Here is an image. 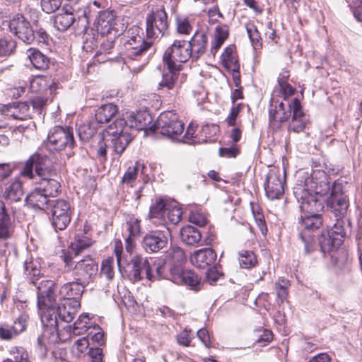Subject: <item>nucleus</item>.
Here are the masks:
<instances>
[{
	"label": "nucleus",
	"mask_w": 362,
	"mask_h": 362,
	"mask_svg": "<svg viewBox=\"0 0 362 362\" xmlns=\"http://www.w3.org/2000/svg\"><path fill=\"white\" fill-rule=\"evenodd\" d=\"M329 191V177L323 170H314L311 174L303 173L298 175L293 187V194L301 212L298 229L303 244V259L310 260V254L315 258L320 255L315 244L314 233L322 225L319 213L324 209L322 197Z\"/></svg>",
	"instance_id": "nucleus-1"
},
{
	"label": "nucleus",
	"mask_w": 362,
	"mask_h": 362,
	"mask_svg": "<svg viewBox=\"0 0 362 362\" xmlns=\"http://www.w3.org/2000/svg\"><path fill=\"white\" fill-rule=\"evenodd\" d=\"M146 24L147 40L139 35L140 28L133 26L129 29L127 39L123 43L124 64L133 73H138L144 68L146 60L143 59V57L152 47L153 41L168 33L169 24L164 8L157 7L153 9L146 17Z\"/></svg>",
	"instance_id": "nucleus-2"
},
{
	"label": "nucleus",
	"mask_w": 362,
	"mask_h": 362,
	"mask_svg": "<svg viewBox=\"0 0 362 362\" xmlns=\"http://www.w3.org/2000/svg\"><path fill=\"white\" fill-rule=\"evenodd\" d=\"M55 284L52 280H42L37 286V308L41 322L46 328L45 332L57 334L59 339L61 334L59 329L62 322H71L81 308L78 300H62L57 305L56 295L54 292Z\"/></svg>",
	"instance_id": "nucleus-3"
},
{
	"label": "nucleus",
	"mask_w": 362,
	"mask_h": 362,
	"mask_svg": "<svg viewBox=\"0 0 362 362\" xmlns=\"http://www.w3.org/2000/svg\"><path fill=\"white\" fill-rule=\"evenodd\" d=\"M291 116L288 130L298 133L305 127L306 119L300 100L295 98L286 103L272 97L269 108V123L272 128L278 129Z\"/></svg>",
	"instance_id": "nucleus-4"
},
{
	"label": "nucleus",
	"mask_w": 362,
	"mask_h": 362,
	"mask_svg": "<svg viewBox=\"0 0 362 362\" xmlns=\"http://www.w3.org/2000/svg\"><path fill=\"white\" fill-rule=\"evenodd\" d=\"M190 46L187 41L175 40L164 52L163 60L168 71L162 75L159 89L173 90L176 86L178 72L182 64L191 57Z\"/></svg>",
	"instance_id": "nucleus-5"
},
{
	"label": "nucleus",
	"mask_w": 362,
	"mask_h": 362,
	"mask_svg": "<svg viewBox=\"0 0 362 362\" xmlns=\"http://www.w3.org/2000/svg\"><path fill=\"white\" fill-rule=\"evenodd\" d=\"M47 158L37 153H35L26 161L21 175L28 178H34L35 175L42 177L40 182V189L47 197H56L60 192V183L54 179H46L43 177L46 172V163Z\"/></svg>",
	"instance_id": "nucleus-6"
},
{
	"label": "nucleus",
	"mask_w": 362,
	"mask_h": 362,
	"mask_svg": "<svg viewBox=\"0 0 362 362\" xmlns=\"http://www.w3.org/2000/svg\"><path fill=\"white\" fill-rule=\"evenodd\" d=\"M103 138L107 141H111L115 152L121 155L132 141V136L126 120L118 118L104 130Z\"/></svg>",
	"instance_id": "nucleus-7"
},
{
	"label": "nucleus",
	"mask_w": 362,
	"mask_h": 362,
	"mask_svg": "<svg viewBox=\"0 0 362 362\" xmlns=\"http://www.w3.org/2000/svg\"><path fill=\"white\" fill-rule=\"evenodd\" d=\"M150 130L158 132L173 140H178V137L183 133L184 123L175 112H164L159 115L156 124L151 126Z\"/></svg>",
	"instance_id": "nucleus-8"
},
{
	"label": "nucleus",
	"mask_w": 362,
	"mask_h": 362,
	"mask_svg": "<svg viewBox=\"0 0 362 362\" xmlns=\"http://www.w3.org/2000/svg\"><path fill=\"white\" fill-rule=\"evenodd\" d=\"M327 206L336 218H344L349 207L348 196L342 190L341 183L334 182L332 185L330 197L327 199Z\"/></svg>",
	"instance_id": "nucleus-9"
},
{
	"label": "nucleus",
	"mask_w": 362,
	"mask_h": 362,
	"mask_svg": "<svg viewBox=\"0 0 362 362\" xmlns=\"http://www.w3.org/2000/svg\"><path fill=\"white\" fill-rule=\"evenodd\" d=\"M75 144L73 129L69 127H54L47 136V146L50 151H62Z\"/></svg>",
	"instance_id": "nucleus-10"
},
{
	"label": "nucleus",
	"mask_w": 362,
	"mask_h": 362,
	"mask_svg": "<svg viewBox=\"0 0 362 362\" xmlns=\"http://www.w3.org/2000/svg\"><path fill=\"white\" fill-rule=\"evenodd\" d=\"M52 223L55 230H64L71 221V207L69 202L63 199L53 202L50 209Z\"/></svg>",
	"instance_id": "nucleus-11"
},
{
	"label": "nucleus",
	"mask_w": 362,
	"mask_h": 362,
	"mask_svg": "<svg viewBox=\"0 0 362 362\" xmlns=\"http://www.w3.org/2000/svg\"><path fill=\"white\" fill-rule=\"evenodd\" d=\"M285 174L279 169L272 168L269 170L266 182L264 183L265 192L268 198L274 199L279 198L284 192Z\"/></svg>",
	"instance_id": "nucleus-12"
},
{
	"label": "nucleus",
	"mask_w": 362,
	"mask_h": 362,
	"mask_svg": "<svg viewBox=\"0 0 362 362\" xmlns=\"http://www.w3.org/2000/svg\"><path fill=\"white\" fill-rule=\"evenodd\" d=\"M170 231L168 228L156 230L146 234L143 238L142 246L148 252H157L165 247L168 243Z\"/></svg>",
	"instance_id": "nucleus-13"
},
{
	"label": "nucleus",
	"mask_w": 362,
	"mask_h": 362,
	"mask_svg": "<svg viewBox=\"0 0 362 362\" xmlns=\"http://www.w3.org/2000/svg\"><path fill=\"white\" fill-rule=\"evenodd\" d=\"M170 280L175 284L185 285L194 291L201 288V281L198 275L192 270H183L180 267L170 268Z\"/></svg>",
	"instance_id": "nucleus-14"
},
{
	"label": "nucleus",
	"mask_w": 362,
	"mask_h": 362,
	"mask_svg": "<svg viewBox=\"0 0 362 362\" xmlns=\"http://www.w3.org/2000/svg\"><path fill=\"white\" fill-rule=\"evenodd\" d=\"M10 31L23 42L30 44L35 39V34L30 23L24 16L17 14L9 21Z\"/></svg>",
	"instance_id": "nucleus-15"
},
{
	"label": "nucleus",
	"mask_w": 362,
	"mask_h": 362,
	"mask_svg": "<svg viewBox=\"0 0 362 362\" xmlns=\"http://www.w3.org/2000/svg\"><path fill=\"white\" fill-rule=\"evenodd\" d=\"M98 264L91 258L87 257L76 262L73 275L76 281L82 284L88 283L97 274Z\"/></svg>",
	"instance_id": "nucleus-16"
},
{
	"label": "nucleus",
	"mask_w": 362,
	"mask_h": 362,
	"mask_svg": "<svg viewBox=\"0 0 362 362\" xmlns=\"http://www.w3.org/2000/svg\"><path fill=\"white\" fill-rule=\"evenodd\" d=\"M97 31L101 35H107L112 31L119 32L117 28V19L116 14L112 11H101L98 12V16L95 21Z\"/></svg>",
	"instance_id": "nucleus-17"
},
{
	"label": "nucleus",
	"mask_w": 362,
	"mask_h": 362,
	"mask_svg": "<svg viewBox=\"0 0 362 362\" xmlns=\"http://www.w3.org/2000/svg\"><path fill=\"white\" fill-rule=\"evenodd\" d=\"M132 270L130 278L134 281H139L142 279V273L144 272L146 278L152 280L154 275L152 274L151 267L146 258L141 255H134L131 259Z\"/></svg>",
	"instance_id": "nucleus-18"
},
{
	"label": "nucleus",
	"mask_w": 362,
	"mask_h": 362,
	"mask_svg": "<svg viewBox=\"0 0 362 362\" xmlns=\"http://www.w3.org/2000/svg\"><path fill=\"white\" fill-rule=\"evenodd\" d=\"M189 259L194 267L204 269L214 264L216 254L211 248H202L194 251Z\"/></svg>",
	"instance_id": "nucleus-19"
},
{
	"label": "nucleus",
	"mask_w": 362,
	"mask_h": 362,
	"mask_svg": "<svg viewBox=\"0 0 362 362\" xmlns=\"http://www.w3.org/2000/svg\"><path fill=\"white\" fill-rule=\"evenodd\" d=\"M327 234L328 230L322 232L320 236H319L318 238V243L320 249L318 250L317 248V250L320 252V255L317 256V257L315 258L310 254L311 259L310 260L303 259L304 262H305L308 264H313L318 259L323 257L326 252H329L332 248L338 247L341 245H337V242L335 241L334 238L332 235L328 236Z\"/></svg>",
	"instance_id": "nucleus-20"
},
{
	"label": "nucleus",
	"mask_w": 362,
	"mask_h": 362,
	"mask_svg": "<svg viewBox=\"0 0 362 362\" xmlns=\"http://www.w3.org/2000/svg\"><path fill=\"white\" fill-rule=\"evenodd\" d=\"M28 105L25 103H13L0 107V112L5 118L23 120L27 116Z\"/></svg>",
	"instance_id": "nucleus-21"
},
{
	"label": "nucleus",
	"mask_w": 362,
	"mask_h": 362,
	"mask_svg": "<svg viewBox=\"0 0 362 362\" xmlns=\"http://www.w3.org/2000/svg\"><path fill=\"white\" fill-rule=\"evenodd\" d=\"M84 285L76 281L64 284L59 289V296L62 300H78L83 292Z\"/></svg>",
	"instance_id": "nucleus-22"
},
{
	"label": "nucleus",
	"mask_w": 362,
	"mask_h": 362,
	"mask_svg": "<svg viewBox=\"0 0 362 362\" xmlns=\"http://www.w3.org/2000/svg\"><path fill=\"white\" fill-rule=\"evenodd\" d=\"M52 21L54 26L57 30L65 31L75 23V16L69 8H64L63 12L52 17Z\"/></svg>",
	"instance_id": "nucleus-23"
},
{
	"label": "nucleus",
	"mask_w": 362,
	"mask_h": 362,
	"mask_svg": "<svg viewBox=\"0 0 362 362\" xmlns=\"http://www.w3.org/2000/svg\"><path fill=\"white\" fill-rule=\"evenodd\" d=\"M187 43L190 46L191 57L198 59L206 51L207 37L204 33L196 32Z\"/></svg>",
	"instance_id": "nucleus-24"
},
{
	"label": "nucleus",
	"mask_w": 362,
	"mask_h": 362,
	"mask_svg": "<svg viewBox=\"0 0 362 362\" xmlns=\"http://www.w3.org/2000/svg\"><path fill=\"white\" fill-rule=\"evenodd\" d=\"M25 202L29 206L35 209L45 210L48 209V197L39 187L28 194Z\"/></svg>",
	"instance_id": "nucleus-25"
},
{
	"label": "nucleus",
	"mask_w": 362,
	"mask_h": 362,
	"mask_svg": "<svg viewBox=\"0 0 362 362\" xmlns=\"http://www.w3.org/2000/svg\"><path fill=\"white\" fill-rule=\"evenodd\" d=\"M127 125L129 129H135L137 130L146 128L147 125L151 122V118L150 115L146 112H139L137 113H127Z\"/></svg>",
	"instance_id": "nucleus-26"
},
{
	"label": "nucleus",
	"mask_w": 362,
	"mask_h": 362,
	"mask_svg": "<svg viewBox=\"0 0 362 362\" xmlns=\"http://www.w3.org/2000/svg\"><path fill=\"white\" fill-rule=\"evenodd\" d=\"M93 325L90 322L88 314L83 313L75 321L73 325H68L65 327L66 332L74 335H81L88 332Z\"/></svg>",
	"instance_id": "nucleus-27"
},
{
	"label": "nucleus",
	"mask_w": 362,
	"mask_h": 362,
	"mask_svg": "<svg viewBox=\"0 0 362 362\" xmlns=\"http://www.w3.org/2000/svg\"><path fill=\"white\" fill-rule=\"evenodd\" d=\"M117 107L113 103L101 105L95 111V122L98 124L108 122L117 112Z\"/></svg>",
	"instance_id": "nucleus-28"
},
{
	"label": "nucleus",
	"mask_w": 362,
	"mask_h": 362,
	"mask_svg": "<svg viewBox=\"0 0 362 362\" xmlns=\"http://www.w3.org/2000/svg\"><path fill=\"white\" fill-rule=\"evenodd\" d=\"M26 54L30 63L36 69L45 70L48 68L49 59L37 49L30 48Z\"/></svg>",
	"instance_id": "nucleus-29"
},
{
	"label": "nucleus",
	"mask_w": 362,
	"mask_h": 362,
	"mask_svg": "<svg viewBox=\"0 0 362 362\" xmlns=\"http://www.w3.org/2000/svg\"><path fill=\"white\" fill-rule=\"evenodd\" d=\"M74 12L75 22L78 28L86 30L89 25L90 18L92 17V6H83L77 9L69 8Z\"/></svg>",
	"instance_id": "nucleus-30"
},
{
	"label": "nucleus",
	"mask_w": 362,
	"mask_h": 362,
	"mask_svg": "<svg viewBox=\"0 0 362 362\" xmlns=\"http://www.w3.org/2000/svg\"><path fill=\"white\" fill-rule=\"evenodd\" d=\"M145 168L144 164L140 162H136L134 166H129L122 177L121 184L129 187H134L139 170L141 169V173H144Z\"/></svg>",
	"instance_id": "nucleus-31"
},
{
	"label": "nucleus",
	"mask_w": 362,
	"mask_h": 362,
	"mask_svg": "<svg viewBox=\"0 0 362 362\" xmlns=\"http://www.w3.org/2000/svg\"><path fill=\"white\" fill-rule=\"evenodd\" d=\"M180 238L187 245H195L202 238L201 232L194 226H185L180 230Z\"/></svg>",
	"instance_id": "nucleus-32"
},
{
	"label": "nucleus",
	"mask_w": 362,
	"mask_h": 362,
	"mask_svg": "<svg viewBox=\"0 0 362 362\" xmlns=\"http://www.w3.org/2000/svg\"><path fill=\"white\" fill-rule=\"evenodd\" d=\"M4 196L11 202L20 201L23 196L22 182L18 179L12 181L6 188Z\"/></svg>",
	"instance_id": "nucleus-33"
},
{
	"label": "nucleus",
	"mask_w": 362,
	"mask_h": 362,
	"mask_svg": "<svg viewBox=\"0 0 362 362\" xmlns=\"http://www.w3.org/2000/svg\"><path fill=\"white\" fill-rule=\"evenodd\" d=\"M228 71H230L232 78L235 86L241 84L240 63L237 54L229 55V47H228Z\"/></svg>",
	"instance_id": "nucleus-34"
},
{
	"label": "nucleus",
	"mask_w": 362,
	"mask_h": 362,
	"mask_svg": "<svg viewBox=\"0 0 362 362\" xmlns=\"http://www.w3.org/2000/svg\"><path fill=\"white\" fill-rule=\"evenodd\" d=\"M226 40V30L225 26L217 25L215 29L214 40L212 42L211 54L215 56L218 50Z\"/></svg>",
	"instance_id": "nucleus-35"
},
{
	"label": "nucleus",
	"mask_w": 362,
	"mask_h": 362,
	"mask_svg": "<svg viewBox=\"0 0 362 362\" xmlns=\"http://www.w3.org/2000/svg\"><path fill=\"white\" fill-rule=\"evenodd\" d=\"M167 260L171 264L170 267H180L186 260L185 252L180 247H173L168 251Z\"/></svg>",
	"instance_id": "nucleus-36"
},
{
	"label": "nucleus",
	"mask_w": 362,
	"mask_h": 362,
	"mask_svg": "<svg viewBox=\"0 0 362 362\" xmlns=\"http://www.w3.org/2000/svg\"><path fill=\"white\" fill-rule=\"evenodd\" d=\"M24 272L33 284H36L39 275L40 274V264L37 260L31 259L26 260L24 264Z\"/></svg>",
	"instance_id": "nucleus-37"
},
{
	"label": "nucleus",
	"mask_w": 362,
	"mask_h": 362,
	"mask_svg": "<svg viewBox=\"0 0 362 362\" xmlns=\"http://www.w3.org/2000/svg\"><path fill=\"white\" fill-rule=\"evenodd\" d=\"M344 224V218H336V223L332 228L328 230L327 235L333 236L337 242V245H341L346 235Z\"/></svg>",
	"instance_id": "nucleus-38"
},
{
	"label": "nucleus",
	"mask_w": 362,
	"mask_h": 362,
	"mask_svg": "<svg viewBox=\"0 0 362 362\" xmlns=\"http://www.w3.org/2000/svg\"><path fill=\"white\" fill-rule=\"evenodd\" d=\"M54 85V83L50 78L37 76L30 81V88L32 92L37 93L46 90L47 88L52 89Z\"/></svg>",
	"instance_id": "nucleus-39"
},
{
	"label": "nucleus",
	"mask_w": 362,
	"mask_h": 362,
	"mask_svg": "<svg viewBox=\"0 0 362 362\" xmlns=\"http://www.w3.org/2000/svg\"><path fill=\"white\" fill-rule=\"evenodd\" d=\"M98 128V125L95 121H90L79 126L78 133L80 139L83 141H87L92 138Z\"/></svg>",
	"instance_id": "nucleus-40"
},
{
	"label": "nucleus",
	"mask_w": 362,
	"mask_h": 362,
	"mask_svg": "<svg viewBox=\"0 0 362 362\" xmlns=\"http://www.w3.org/2000/svg\"><path fill=\"white\" fill-rule=\"evenodd\" d=\"M239 263L242 268L250 269L256 266L257 260L256 255L252 251L243 250L239 253Z\"/></svg>",
	"instance_id": "nucleus-41"
},
{
	"label": "nucleus",
	"mask_w": 362,
	"mask_h": 362,
	"mask_svg": "<svg viewBox=\"0 0 362 362\" xmlns=\"http://www.w3.org/2000/svg\"><path fill=\"white\" fill-rule=\"evenodd\" d=\"M273 339V334L270 330L259 327L254 330L253 340L255 344L260 346H265L269 343Z\"/></svg>",
	"instance_id": "nucleus-42"
},
{
	"label": "nucleus",
	"mask_w": 362,
	"mask_h": 362,
	"mask_svg": "<svg viewBox=\"0 0 362 362\" xmlns=\"http://www.w3.org/2000/svg\"><path fill=\"white\" fill-rule=\"evenodd\" d=\"M182 215V211L180 206L168 204L163 218L167 219L170 223L176 225L181 221Z\"/></svg>",
	"instance_id": "nucleus-43"
},
{
	"label": "nucleus",
	"mask_w": 362,
	"mask_h": 362,
	"mask_svg": "<svg viewBox=\"0 0 362 362\" xmlns=\"http://www.w3.org/2000/svg\"><path fill=\"white\" fill-rule=\"evenodd\" d=\"M221 279H224V273L218 264L211 267L206 272L205 281L210 285H216Z\"/></svg>",
	"instance_id": "nucleus-44"
},
{
	"label": "nucleus",
	"mask_w": 362,
	"mask_h": 362,
	"mask_svg": "<svg viewBox=\"0 0 362 362\" xmlns=\"http://www.w3.org/2000/svg\"><path fill=\"white\" fill-rule=\"evenodd\" d=\"M192 18L187 16H179L176 18V28L179 34L189 35L192 31Z\"/></svg>",
	"instance_id": "nucleus-45"
},
{
	"label": "nucleus",
	"mask_w": 362,
	"mask_h": 362,
	"mask_svg": "<svg viewBox=\"0 0 362 362\" xmlns=\"http://www.w3.org/2000/svg\"><path fill=\"white\" fill-rule=\"evenodd\" d=\"M246 30L254 49H260L262 47L261 35L257 27L253 24H249L246 25Z\"/></svg>",
	"instance_id": "nucleus-46"
},
{
	"label": "nucleus",
	"mask_w": 362,
	"mask_h": 362,
	"mask_svg": "<svg viewBox=\"0 0 362 362\" xmlns=\"http://www.w3.org/2000/svg\"><path fill=\"white\" fill-rule=\"evenodd\" d=\"M218 126L215 124L204 125L200 132L201 143L207 142L208 140L210 141H214V136L218 133Z\"/></svg>",
	"instance_id": "nucleus-47"
},
{
	"label": "nucleus",
	"mask_w": 362,
	"mask_h": 362,
	"mask_svg": "<svg viewBox=\"0 0 362 362\" xmlns=\"http://www.w3.org/2000/svg\"><path fill=\"white\" fill-rule=\"evenodd\" d=\"M93 243V241L89 237L78 233L75 236V243L72 245L73 250H76V255L81 250L89 247Z\"/></svg>",
	"instance_id": "nucleus-48"
},
{
	"label": "nucleus",
	"mask_w": 362,
	"mask_h": 362,
	"mask_svg": "<svg viewBox=\"0 0 362 362\" xmlns=\"http://www.w3.org/2000/svg\"><path fill=\"white\" fill-rule=\"evenodd\" d=\"M9 218L5 213V207L3 202L0 201V238L8 236Z\"/></svg>",
	"instance_id": "nucleus-49"
},
{
	"label": "nucleus",
	"mask_w": 362,
	"mask_h": 362,
	"mask_svg": "<svg viewBox=\"0 0 362 362\" xmlns=\"http://www.w3.org/2000/svg\"><path fill=\"white\" fill-rule=\"evenodd\" d=\"M16 48V42L11 38L0 39V58L9 56Z\"/></svg>",
	"instance_id": "nucleus-50"
},
{
	"label": "nucleus",
	"mask_w": 362,
	"mask_h": 362,
	"mask_svg": "<svg viewBox=\"0 0 362 362\" xmlns=\"http://www.w3.org/2000/svg\"><path fill=\"white\" fill-rule=\"evenodd\" d=\"M290 286L289 281L285 279H279L275 284L276 295L281 303H283L287 298L288 288Z\"/></svg>",
	"instance_id": "nucleus-51"
},
{
	"label": "nucleus",
	"mask_w": 362,
	"mask_h": 362,
	"mask_svg": "<svg viewBox=\"0 0 362 362\" xmlns=\"http://www.w3.org/2000/svg\"><path fill=\"white\" fill-rule=\"evenodd\" d=\"M168 205L163 199H159L150 208V216L151 218H163L165 214Z\"/></svg>",
	"instance_id": "nucleus-52"
},
{
	"label": "nucleus",
	"mask_w": 362,
	"mask_h": 362,
	"mask_svg": "<svg viewBox=\"0 0 362 362\" xmlns=\"http://www.w3.org/2000/svg\"><path fill=\"white\" fill-rule=\"evenodd\" d=\"M126 224L127 230L129 231V236L136 237L140 234V221L137 218L134 216L129 217Z\"/></svg>",
	"instance_id": "nucleus-53"
},
{
	"label": "nucleus",
	"mask_w": 362,
	"mask_h": 362,
	"mask_svg": "<svg viewBox=\"0 0 362 362\" xmlns=\"http://www.w3.org/2000/svg\"><path fill=\"white\" fill-rule=\"evenodd\" d=\"M152 274L154 275V278L151 280L153 281L156 279H170V276L165 273V264L162 260H158V262L155 263L153 267L151 268Z\"/></svg>",
	"instance_id": "nucleus-54"
},
{
	"label": "nucleus",
	"mask_w": 362,
	"mask_h": 362,
	"mask_svg": "<svg viewBox=\"0 0 362 362\" xmlns=\"http://www.w3.org/2000/svg\"><path fill=\"white\" fill-rule=\"evenodd\" d=\"M113 264L114 259L112 257H108L102 262L101 274L104 275L109 281L114 277Z\"/></svg>",
	"instance_id": "nucleus-55"
},
{
	"label": "nucleus",
	"mask_w": 362,
	"mask_h": 362,
	"mask_svg": "<svg viewBox=\"0 0 362 362\" xmlns=\"http://www.w3.org/2000/svg\"><path fill=\"white\" fill-rule=\"evenodd\" d=\"M29 316L25 313H22L19 316L14 320L12 326L14 330L17 331L18 335L25 330L28 325V320Z\"/></svg>",
	"instance_id": "nucleus-56"
},
{
	"label": "nucleus",
	"mask_w": 362,
	"mask_h": 362,
	"mask_svg": "<svg viewBox=\"0 0 362 362\" xmlns=\"http://www.w3.org/2000/svg\"><path fill=\"white\" fill-rule=\"evenodd\" d=\"M10 354L13 357L15 362H28V353L21 346H13L9 350Z\"/></svg>",
	"instance_id": "nucleus-57"
},
{
	"label": "nucleus",
	"mask_w": 362,
	"mask_h": 362,
	"mask_svg": "<svg viewBox=\"0 0 362 362\" xmlns=\"http://www.w3.org/2000/svg\"><path fill=\"white\" fill-rule=\"evenodd\" d=\"M18 336L17 331L12 326L4 324L0 326V338L4 340H11Z\"/></svg>",
	"instance_id": "nucleus-58"
},
{
	"label": "nucleus",
	"mask_w": 362,
	"mask_h": 362,
	"mask_svg": "<svg viewBox=\"0 0 362 362\" xmlns=\"http://www.w3.org/2000/svg\"><path fill=\"white\" fill-rule=\"evenodd\" d=\"M93 341L102 344L104 342V332L98 325H93L88 332Z\"/></svg>",
	"instance_id": "nucleus-59"
},
{
	"label": "nucleus",
	"mask_w": 362,
	"mask_h": 362,
	"mask_svg": "<svg viewBox=\"0 0 362 362\" xmlns=\"http://www.w3.org/2000/svg\"><path fill=\"white\" fill-rule=\"evenodd\" d=\"M89 341L87 337H81L78 339L73 346L74 351H77V355L79 356L89 351Z\"/></svg>",
	"instance_id": "nucleus-60"
},
{
	"label": "nucleus",
	"mask_w": 362,
	"mask_h": 362,
	"mask_svg": "<svg viewBox=\"0 0 362 362\" xmlns=\"http://www.w3.org/2000/svg\"><path fill=\"white\" fill-rule=\"evenodd\" d=\"M62 4V0H41L42 9L47 13L57 10Z\"/></svg>",
	"instance_id": "nucleus-61"
},
{
	"label": "nucleus",
	"mask_w": 362,
	"mask_h": 362,
	"mask_svg": "<svg viewBox=\"0 0 362 362\" xmlns=\"http://www.w3.org/2000/svg\"><path fill=\"white\" fill-rule=\"evenodd\" d=\"M194 132L195 127L193 124H190L187 127L186 133L182 137V139H180V141L189 144L201 143L200 137L197 138V136H194Z\"/></svg>",
	"instance_id": "nucleus-62"
},
{
	"label": "nucleus",
	"mask_w": 362,
	"mask_h": 362,
	"mask_svg": "<svg viewBox=\"0 0 362 362\" xmlns=\"http://www.w3.org/2000/svg\"><path fill=\"white\" fill-rule=\"evenodd\" d=\"M189 221L199 226H204L206 223L205 216L199 211H192L189 215Z\"/></svg>",
	"instance_id": "nucleus-63"
},
{
	"label": "nucleus",
	"mask_w": 362,
	"mask_h": 362,
	"mask_svg": "<svg viewBox=\"0 0 362 362\" xmlns=\"http://www.w3.org/2000/svg\"><path fill=\"white\" fill-rule=\"evenodd\" d=\"M279 83L280 86L279 93L281 94L279 96L286 101L287 98L292 95L295 90L290 84L286 82L279 81Z\"/></svg>",
	"instance_id": "nucleus-64"
}]
</instances>
